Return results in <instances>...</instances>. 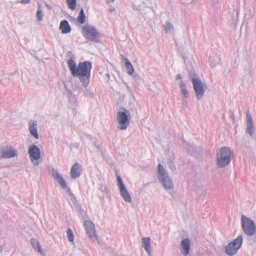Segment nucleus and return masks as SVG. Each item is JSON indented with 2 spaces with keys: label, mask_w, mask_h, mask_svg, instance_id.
I'll return each instance as SVG.
<instances>
[{
  "label": "nucleus",
  "mask_w": 256,
  "mask_h": 256,
  "mask_svg": "<svg viewBox=\"0 0 256 256\" xmlns=\"http://www.w3.org/2000/svg\"><path fill=\"white\" fill-rule=\"evenodd\" d=\"M130 114L126 109L122 112H118L117 120L119 124L118 128L120 130H125L130 124Z\"/></svg>",
  "instance_id": "20e7f679"
},
{
  "label": "nucleus",
  "mask_w": 256,
  "mask_h": 256,
  "mask_svg": "<svg viewBox=\"0 0 256 256\" xmlns=\"http://www.w3.org/2000/svg\"><path fill=\"white\" fill-rule=\"evenodd\" d=\"M31 134L36 139L38 138V134L37 130V126L34 122H30L29 126Z\"/></svg>",
  "instance_id": "6ab92c4d"
},
{
  "label": "nucleus",
  "mask_w": 256,
  "mask_h": 256,
  "mask_svg": "<svg viewBox=\"0 0 256 256\" xmlns=\"http://www.w3.org/2000/svg\"><path fill=\"white\" fill-rule=\"evenodd\" d=\"M84 226L87 233L93 240H97V236L95 229L94 224L90 220H86L84 222Z\"/></svg>",
  "instance_id": "1a4fd4ad"
},
{
  "label": "nucleus",
  "mask_w": 256,
  "mask_h": 256,
  "mask_svg": "<svg viewBox=\"0 0 256 256\" xmlns=\"http://www.w3.org/2000/svg\"><path fill=\"white\" fill-rule=\"evenodd\" d=\"M117 178L121 196L126 202L130 203L132 202L130 195L126 188L122 178L120 176H117Z\"/></svg>",
  "instance_id": "0eeeda50"
},
{
  "label": "nucleus",
  "mask_w": 256,
  "mask_h": 256,
  "mask_svg": "<svg viewBox=\"0 0 256 256\" xmlns=\"http://www.w3.org/2000/svg\"><path fill=\"white\" fill-rule=\"evenodd\" d=\"M86 20V16L84 13V10L82 8L77 18L78 22L80 24H84L85 23Z\"/></svg>",
  "instance_id": "4be33fe9"
},
{
  "label": "nucleus",
  "mask_w": 256,
  "mask_h": 256,
  "mask_svg": "<svg viewBox=\"0 0 256 256\" xmlns=\"http://www.w3.org/2000/svg\"><path fill=\"white\" fill-rule=\"evenodd\" d=\"M171 25L170 24H167L166 26L165 30L168 32V30H170L171 29Z\"/></svg>",
  "instance_id": "c85d7f7f"
},
{
  "label": "nucleus",
  "mask_w": 256,
  "mask_h": 256,
  "mask_svg": "<svg viewBox=\"0 0 256 256\" xmlns=\"http://www.w3.org/2000/svg\"><path fill=\"white\" fill-rule=\"evenodd\" d=\"M36 16L38 21L42 22L43 20L44 14L42 10L40 9V6H39Z\"/></svg>",
  "instance_id": "a878e982"
},
{
  "label": "nucleus",
  "mask_w": 256,
  "mask_h": 256,
  "mask_svg": "<svg viewBox=\"0 0 256 256\" xmlns=\"http://www.w3.org/2000/svg\"><path fill=\"white\" fill-rule=\"evenodd\" d=\"M242 242V236H239L236 239L232 242L229 244L226 247L227 254L230 256L235 254L238 250L241 247Z\"/></svg>",
  "instance_id": "423d86ee"
},
{
  "label": "nucleus",
  "mask_w": 256,
  "mask_h": 256,
  "mask_svg": "<svg viewBox=\"0 0 256 256\" xmlns=\"http://www.w3.org/2000/svg\"><path fill=\"white\" fill-rule=\"evenodd\" d=\"M182 253L184 256H187L190 250V244L188 240H184L182 242Z\"/></svg>",
  "instance_id": "2eb2a0df"
},
{
  "label": "nucleus",
  "mask_w": 256,
  "mask_h": 256,
  "mask_svg": "<svg viewBox=\"0 0 256 256\" xmlns=\"http://www.w3.org/2000/svg\"><path fill=\"white\" fill-rule=\"evenodd\" d=\"M60 30H62L63 34L70 33L72 31L71 26L66 20H63L60 22Z\"/></svg>",
  "instance_id": "f8f14e48"
},
{
  "label": "nucleus",
  "mask_w": 256,
  "mask_h": 256,
  "mask_svg": "<svg viewBox=\"0 0 256 256\" xmlns=\"http://www.w3.org/2000/svg\"><path fill=\"white\" fill-rule=\"evenodd\" d=\"M192 83L197 98L198 99L201 98L204 93L206 86L204 85L203 83L198 78H194L192 79Z\"/></svg>",
  "instance_id": "6e6552de"
},
{
  "label": "nucleus",
  "mask_w": 256,
  "mask_h": 256,
  "mask_svg": "<svg viewBox=\"0 0 256 256\" xmlns=\"http://www.w3.org/2000/svg\"><path fill=\"white\" fill-rule=\"evenodd\" d=\"M242 220L244 232L249 236L254 234L256 232V226L254 222L244 216H242Z\"/></svg>",
  "instance_id": "39448f33"
},
{
  "label": "nucleus",
  "mask_w": 256,
  "mask_h": 256,
  "mask_svg": "<svg viewBox=\"0 0 256 256\" xmlns=\"http://www.w3.org/2000/svg\"><path fill=\"white\" fill-rule=\"evenodd\" d=\"M180 87L181 88L182 94L186 98H187L188 96V92L186 90V89L185 88L184 84L182 82L180 84Z\"/></svg>",
  "instance_id": "393cba45"
},
{
  "label": "nucleus",
  "mask_w": 256,
  "mask_h": 256,
  "mask_svg": "<svg viewBox=\"0 0 256 256\" xmlns=\"http://www.w3.org/2000/svg\"><path fill=\"white\" fill-rule=\"evenodd\" d=\"M67 235L68 238V240L70 242H73L74 239V236L72 230L70 228H68L67 231Z\"/></svg>",
  "instance_id": "b1692460"
},
{
  "label": "nucleus",
  "mask_w": 256,
  "mask_h": 256,
  "mask_svg": "<svg viewBox=\"0 0 256 256\" xmlns=\"http://www.w3.org/2000/svg\"><path fill=\"white\" fill-rule=\"evenodd\" d=\"M122 60L126 64V67L128 74L130 75L133 74L134 70L132 64L124 56H122Z\"/></svg>",
  "instance_id": "dca6fc26"
},
{
  "label": "nucleus",
  "mask_w": 256,
  "mask_h": 256,
  "mask_svg": "<svg viewBox=\"0 0 256 256\" xmlns=\"http://www.w3.org/2000/svg\"><path fill=\"white\" fill-rule=\"evenodd\" d=\"M16 155V151L12 148H6L2 150V158H9L14 157Z\"/></svg>",
  "instance_id": "9d476101"
},
{
  "label": "nucleus",
  "mask_w": 256,
  "mask_h": 256,
  "mask_svg": "<svg viewBox=\"0 0 256 256\" xmlns=\"http://www.w3.org/2000/svg\"><path fill=\"white\" fill-rule=\"evenodd\" d=\"M176 79H177V80H181V79H182L181 76H180V74H178V75L176 76Z\"/></svg>",
  "instance_id": "7c9ffc66"
},
{
  "label": "nucleus",
  "mask_w": 256,
  "mask_h": 256,
  "mask_svg": "<svg viewBox=\"0 0 256 256\" xmlns=\"http://www.w3.org/2000/svg\"><path fill=\"white\" fill-rule=\"evenodd\" d=\"M234 156L230 148H222L218 154V165L219 167H224L230 164Z\"/></svg>",
  "instance_id": "f03ea898"
},
{
  "label": "nucleus",
  "mask_w": 256,
  "mask_h": 256,
  "mask_svg": "<svg viewBox=\"0 0 256 256\" xmlns=\"http://www.w3.org/2000/svg\"><path fill=\"white\" fill-rule=\"evenodd\" d=\"M161 178L162 183L166 188L171 189L172 188V184L168 176H164Z\"/></svg>",
  "instance_id": "412c9836"
},
{
  "label": "nucleus",
  "mask_w": 256,
  "mask_h": 256,
  "mask_svg": "<svg viewBox=\"0 0 256 256\" xmlns=\"http://www.w3.org/2000/svg\"><path fill=\"white\" fill-rule=\"evenodd\" d=\"M31 244L34 248L37 250L42 255L45 254V251L40 247V243L35 239L31 240Z\"/></svg>",
  "instance_id": "aec40b11"
},
{
  "label": "nucleus",
  "mask_w": 256,
  "mask_h": 256,
  "mask_svg": "<svg viewBox=\"0 0 256 256\" xmlns=\"http://www.w3.org/2000/svg\"><path fill=\"white\" fill-rule=\"evenodd\" d=\"M115 0H106L108 4L114 2Z\"/></svg>",
  "instance_id": "c756f323"
},
{
  "label": "nucleus",
  "mask_w": 256,
  "mask_h": 256,
  "mask_svg": "<svg viewBox=\"0 0 256 256\" xmlns=\"http://www.w3.org/2000/svg\"><path fill=\"white\" fill-rule=\"evenodd\" d=\"M82 33L84 36L87 40L98 42L100 34L94 26L90 25L85 26L82 28Z\"/></svg>",
  "instance_id": "7ed1b4c3"
},
{
  "label": "nucleus",
  "mask_w": 256,
  "mask_h": 256,
  "mask_svg": "<svg viewBox=\"0 0 256 256\" xmlns=\"http://www.w3.org/2000/svg\"><path fill=\"white\" fill-rule=\"evenodd\" d=\"M68 66L72 76L80 78L84 86H86L90 77L92 64L88 62H80L76 67L74 61L70 59L68 61Z\"/></svg>",
  "instance_id": "f257e3e1"
},
{
  "label": "nucleus",
  "mask_w": 256,
  "mask_h": 256,
  "mask_svg": "<svg viewBox=\"0 0 256 256\" xmlns=\"http://www.w3.org/2000/svg\"><path fill=\"white\" fill-rule=\"evenodd\" d=\"M247 121V132L250 135L252 136L254 134L253 120L251 115L250 112L247 113L246 116Z\"/></svg>",
  "instance_id": "9b49d317"
},
{
  "label": "nucleus",
  "mask_w": 256,
  "mask_h": 256,
  "mask_svg": "<svg viewBox=\"0 0 256 256\" xmlns=\"http://www.w3.org/2000/svg\"><path fill=\"white\" fill-rule=\"evenodd\" d=\"M150 244L151 242L150 238H142L143 246L149 255H150L151 254Z\"/></svg>",
  "instance_id": "f3484780"
},
{
  "label": "nucleus",
  "mask_w": 256,
  "mask_h": 256,
  "mask_svg": "<svg viewBox=\"0 0 256 256\" xmlns=\"http://www.w3.org/2000/svg\"><path fill=\"white\" fill-rule=\"evenodd\" d=\"M66 2L68 4V8L70 10H76V0H66Z\"/></svg>",
  "instance_id": "5701e85b"
},
{
  "label": "nucleus",
  "mask_w": 256,
  "mask_h": 256,
  "mask_svg": "<svg viewBox=\"0 0 256 256\" xmlns=\"http://www.w3.org/2000/svg\"><path fill=\"white\" fill-rule=\"evenodd\" d=\"M29 152L31 158L32 159L38 160L40 158V150L37 146H34L30 150Z\"/></svg>",
  "instance_id": "ddd939ff"
},
{
  "label": "nucleus",
  "mask_w": 256,
  "mask_h": 256,
  "mask_svg": "<svg viewBox=\"0 0 256 256\" xmlns=\"http://www.w3.org/2000/svg\"><path fill=\"white\" fill-rule=\"evenodd\" d=\"M80 165L78 163H76L71 170V175L73 178H76L80 175Z\"/></svg>",
  "instance_id": "4468645a"
},
{
  "label": "nucleus",
  "mask_w": 256,
  "mask_h": 256,
  "mask_svg": "<svg viewBox=\"0 0 256 256\" xmlns=\"http://www.w3.org/2000/svg\"><path fill=\"white\" fill-rule=\"evenodd\" d=\"M158 172L160 174L161 176V178H164V167L161 164H158Z\"/></svg>",
  "instance_id": "bb28decb"
},
{
  "label": "nucleus",
  "mask_w": 256,
  "mask_h": 256,
  "mask_svg": "<svg viewBox=\"0 0 256 256\" xmlns=\"http://www.w3.org/2000/svg\"><path fill=\"white\" fill-rule=\"evenodd\" d=\"M30 0H21L20 2L23 4H27L30 2Z\"/></svg>",
  "instance_id": "cd10ccee"
},
{
  "label": "nucleus",
  "mask_w": 256,
  "mask_h": 256,
  "mask_svg": "<svg viewBox=\"0 0 256 256\" xmlns=\"http://www.w3.org/2000/svg\"><path fill=\"white\" fill-rule=\"evenodd\" d=\"M52 176L60 184L63 188H66V184L64 178L61 176L60 174H59L56 172H54L52 174Z\"/></svg>",
  "instance_id": "a211bd4d"
}]
</instances>
